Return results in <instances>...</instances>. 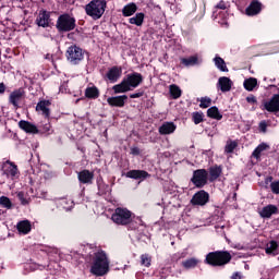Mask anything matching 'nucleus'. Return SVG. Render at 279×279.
<instances>
[{"mask_svg": "<svg viewBox=\"0 0 279 279\" xmlns=\"http://www.w3.org/2000/svg\"><path fill=\"white\" fill-rule=\"evenodd\" d=\"M263 12V2L258 0H251V3L245 9L246 16H258Z\"/></svg>", "mask_w": 279, "mask_h": 279, "instance_id": "nucleus-12", "label": "nucleus"}, {"mask_svg": "<svg viewBox=\"0 0 279 279\" xmlns=\"http://www.w3.org/2000/svg\"><path fill=\"white\" fill-rule=\"evenodd\" d=\"M232 260V255L228 251H215L206 255L205 263L211 267H223Z\"/></svg>", "mask_w": 279, "mask_h": 279, "instance_id": "nucleus-2", "label": "nucleus"}, {"mask_svg": "<svg viewBox=\"0 0 279 279\" xmlns=\"http://www.w3.org/2000/svg\"><path fill=\"white\" fill-rule=\"evenodd\" d=\"M209 202L210 194H208V192L205 190H199L196 192L191 199L192 206H206Z\"/></svg>", "mask_w": 279, "mask_h": 279, "instance_id": "nucleus-9", "label": "nucleus"}, {"mask_svg": "<svg viewBox=\"0 0 279 279\" xmlns=\"http://www.w3.org/2000/svg\"><path fill=\"white\" fill-rule=\"evenodd\" d=\"M2 173L9 180H19L21 171H19V166L14 161L7 160L2 163Z\"/></svg>", "mask_w": 279, "mask_h": 279, "instance_id": "nucleus-8", "label": "nucleus"}, {"mask_svg": "<svg viewBox=\"0 0 279 279\" xmlns=\"http://www.w3.org/2000/svg\"><path fill=\"white\" fill-rule=\"evenodd\" d=\"M110 271V259L104 250H99L92 256L90 274L93 276H106Z\"/></svg>", "mask_w": 279, "mask_h": 279, "instance_id": "nucleus-1", "label": "nucleus"}, {"mask_svg": "<svg viewBox=\"0 0 279 279\" xmlns=\"http://www.w3.org/2000/svg\"><path fill=\"white\" fill-rule=\"evenodd\" d=\"M169 93L172 99H180L182 97V89L175 84L169 86Z\"/></svg>", "mask_w": 279, "mask_h": 279, "instance_id": "nucleus-36", "label": "nucleus"}, {"mask_svg": "<svg viewBox=\"0 0 279 279\" xmlns=\"http://www.w3.org/2000/svg\"><path fill=\"white\" fill-rule=\"evenodd\" d=\"M181 64H183V66H195V64H199V57L195 54L189 58H181Z\"/></svg>", "mask_w": 279, "mask_h": 279, "instance_id": "nucleus-33", "label": "nucleus"}, {"mask_svg": "<svg viewBox=\"0 0 279 279\" xmlns=\"http://www.w3.org/2000/svg\"><path fill=\"white\" fill-rule=\"evenodd\" d=\"M258 129H259V132H262L263 134H267V121L265 120L260 121Z\"/></svg>", "mask_w": 279, "mask_h": 279, "instance_id": "nucleus-46", "label": "nucleus"}, {"mask_svg": "<svg viewBox=\"0 0 279 279\" xmlns=\"http://www.w3.org/2000/svg\"><path fill=\"white\" fill-rule=\"evenodd\" d=\"M49 106H51V101L40 100L36 106V112H43L44 117H46V119H49V117L51 116Z\"/></svg>", "mask_w": 279, "mask_h": 279, "instance_id": "nucleus-20", "label": "nucleus"}, {"mask_svg": "<svg viewBox=\"0 0 279 279\" xmlns=\"http://www.w3.org/2000/svg\"><path fill=\"white\" fill-rule=\"evenodd\" d=\"M192 121L195 125H199V123H204V113L199 111H195L192 113Z\"/></svg>", "mask_w": 279, "mask_h": 279, "instance_id": "nucleus-39", "label": "nucleus"}, {"mask_svg": "<svg viewBox=\"0 0 279 279\" xmlns=\"http://www.w3.org/2000/svg\"><path fill=\"white\" fill-rule=\"evenodd\" d=\"M192 184L196 189H204L206 184H208V170L206 169H197L193 171V175L191 178Z\"/></svg>", "mask_w": 279, "mask_h": 279, "instance_id": "nucleus-7", "label": "nucleus"}, {"mask_svg": "<svg viewBox=\"0 0 279 279\" xmlns=\"http://www.w3.org/2000/svg\"><path fill=\"white\" fill-rule=\"evenodd\" d=\"M125 178H130L131 180H140V182H144L147 178H151V174L145 170H130L125 173Z\"/></svg>", "mask_w": 279, "mask_h": 279, "instance_id": "nucleus-15", "label": "nucleus"}, {"mask_svg": "<svg viewBox=\"0 0 279 279\" xmlns=\"http://www.w3.org/2000/svg\"><path fill=\"white\" fill-rule=\"evenodd\" d=\"M77 27L75 17L71 16L69 13H63L58 16L56 23V29L59 34H66L73 32Z\"/></svg>", "mask_w": 279, "mask_h": 279, "instance_id": "nucleus-4", "label": "nucleus"}, {"mask_svg": "<svg viewBox=\"0 0 279 279\" xmlns=\"http://www.w3.org/2000/svg\"><path fill=\"white\" fill-rule=\"evenodd\" d=\"M274 180V177H268L267 179H266V182H271Z\"/></svg>", "mask_w": 279, "mask_h": 279, "instance_id": "nucleus-53", "label": "nucleus"}, {"mask_svg": "<svg viewBox=\"0 0 279 279\" xmlns=\"http://www.w3.org/2000/svg\"><path fill=\"white\" fill-rule=\"evenodd\" d=\"M65 57L68 62L76 65L84 60V50L76 45H72L66 49Z\"/></svg>", "mask_w": 279, "mask_h": 279, "instance_id": "nucleus-6", "label": "nucleus"}, {"mask_svg": "<svg viewBox=\"0 0 279 279\" xmlns=\"http://www.w3.org/2000/svg\"><path fill=\"white\" fill-rule=\"evenodd\" d=\"M16 228L20 234H29L32 232V222L29 220H22L17 222Z\"/></svg>", "mask_w": 279, "mask_h": 279, "instance_id": "nucleus-26", "label": "nucleus"}, {"mask_svg": "<svg viewBox=\"0 0 279 279\" xmlns=\"http://www.w3.org/2000/svg\"><path fill=\"white\" fill-rule=\"evenodd\" d=\"M111 220L117 226H128L132 221V211L128 208L117 207L111 216Z\"/></svg>", "mask_w": 279, "mask_h": 279, "instance_id": "nucleus-5", "label": "nucleus"}, {"mask_svg": "<svg viewBox=\"0 0 279 279\" xmlns=\"http://www.w3.org/2000/svg\"><path fill=\"white\" fill-rule=\"evenodd\" d=\"M121 75H123V68L113 65L108 70L106 77L111 84H116L121 78Z\"/></svg>", "mask_w": 279, "mask_h": 279, "instance_id": "nucleus-13", "label": "nucleus"}, {"mask_svg": "<svg viewBox=\"0 0 279 279\" xmlns=\"http://www.w3.org/2000/svg\"><path fill=\"white\" fill-rule=\"evenodd\" d=\"M243 86L245 90H248V93H252V90H254V88L258 86V80L254 77L246 78L244 80Z\"/></svg>", "mask_w": 279, "mask_h": 279, "instance_id": "nucleus-34", "label": "nucleus"}, {"mask_svg": "<svg viewBox=\"0 0 279 279\" xmlns=\"http://www.w3.org/2000/svg\"><path fill=\"white\" fill-rule=\"evenodd\" d=\"M274 215H278V206L272 204L266 205L259 211V217H262V219H271Z\"/></svg>", "mask_w": 279, "mask_h": 279, "instance_id": "nucleus-17", "label": "nucleus"}, {"mask_svg": "<svg viewBox=\"0 0 279 279\" xmlns=\"http://www.w3.org/2000/svg\"><path fill=\"white\" fill-rule=\"evenodd\" d=\"M217 10H228V2L220 0L216 5Z\"/></svg>", "mask_w": 279, "mask_h": 279, "instance_id": "nucleus-47", "label": "nucleus"}, {"mask_svg": "<svg viewBox=\"0 0 279 279\" xmlns=\"http://www.w3.org/2000/svg\"><path fill=\"white\" fill-rule=\"evenodd\" d=\"M123 80L126 82V85L129 86V88H138V86H141L142 82H143V74L138 73V72H132L130 74H126Z\"/></svg>", "mask_w": 279, "mask_h": 279, "instance_id": "nucleus-10", "label": "nucleus"}, {"mask_svg": "<svg viewBox=\"0 0 279 279\" xmlns=\"http://www.w3.org/2000/svg\"><path fill=\"white\" fill-rule=\"evenodd\" d=\"M46 132H49V124H48V126H46Z\"/></svg>", "mask_w": 279, "mask_h": 279, "instance_id": "nucleus-55", "label": "nucleus"}, {"mask_svg": "<svg viewBox=\"0 0 279 279\" xmlns=\"http://www.w3.org/2000/svg\"><path fill=\"white\" fill-rule=\"evenodd\" d=\"M17 199L21 202L22 206H27V204H29V199L25 197V192H19Z\"/></svg>", "mask_w": 279, "mask_h": 279, "instance_id": "nucleus-43", "label": "nucleus"}, {"mask_svg": "<svg viewBox=\"0 0 279 279\" xmlns=\"http://www.w3.org/2000/svg\"><path fill=\"white\" fill-rule=\"evenodd\" d=\"M0 206L7 208V210H12V208H14L12 201L8 196L0 197Z\"/></svg>", "mask_w": 279, "mask_h": 279, "instance_id": "nucleus-37", "label": "nucleus"}, {"mask_svg": "<svg viewBox=\"0 0 279 279\" xmlns=\"http://www.w3.org/2000/svg\"><path fill=\"white\" fill-rule=\"evenodd\" d=\"M128 102V95L112 96L107 98V104L111 108H124Z\"/></svg>", "mask_w": 279, "mask_h": 279, "instance_id": "nucleus-14", "label": "nucleus"}, {"mask_svg": "<svg viewBox=\"0 0 279 279\" xmlns=\"http://www.w3.org/2000/svg\"><path fill=\"white\" fill-rule=\"evenodd\" d=\"M279 243L276 241V240H271L266 248H265V252L266 254H268V256H278L279 252Z\"/></svg>", "mask_w": 279, "mask_h": 279, "instance_id": "nucleus-25", "label": "nucleus"}, {"mask_svg": "<svg viewBox=\"0 0 279 279\" xmlns=\"http://www.w3.org/2000/svg\"><path fill=\"white\" fill-rule=\"evenodd\" d=\"M108 8L106 0H92L85 5V12L87 16H90L94 21H99Z\"/></svg>", "mask_w": 279, "mask_h": 279, "instance_id": "nucleus-3", "label": "nucleus"}, {"mask_svg": "<svg viewBox=\"0 0 279 279\" xmlns=\"http://www.w3.org/2000/svg\"><path fill=\"white\" fill-rule=\"evenodd\" d=\"M19 128L20 130H23V132H26V134H38V126L29 121L21 120L19 122Z\"/></svg>", "mask_w": 279, "mask_h": 279, "instance_id": "nucleus-18", "label": "nucleus"}, {"mask_svg": "<svg viewBox=\"0 0 279 279\" xmlns=\"http://www.w3.org/2000/svg\"><path fill=\"white\" fill-rule=\"evenodd\" d=\"M129 23L131 25H136L137 27H142L143 23H145V13H136L135 16L129 19Z\"/></svg>", "mask_w": 279, "mask_h": 279, "instance_id": "nucleus-32", "label": "nucleus"}, {"mask_svg": "<svg viewBox=\"0 0 279 279\" xmlns=\"http://www.w3.org/2000/svg\"><path fill=\"white\" fill-rule=\"evenodd\" d=\"M175 130H177L175 123H173V122H165L159 128V134H161L162 136H165L167 134H173V132H175Z\"/></svg>", "mask_w": 279, "mask_h": 279, "instance_id": "nucleus-24", "label": "nucleus"}, {"mask_svg": "<svg viewBox=\"0 0 279 279\" xmlns=\"http://www.w3.org/2000/svg\"><path fill=\"white\" fill-rule=\"evenodd\" d=\"M267 149H270L269 144L267 143H260L252 153V157L256 160H260V156L263 151H267Z\"/></svg>", "mask_w": 279, "mask_h": 279, "instance_id": "nucleus-27", "label": "nucleus"}, {"mask_svg": "<svg viewBox=\"0 0 279 279\" xmlns=\"http://www.w3.org/2000/svg\"><path fill=\"white\" fill-rule=\"evenodd\" d=\"M141 223H143L141 218H132L131 216V221L126 226H129V230H138Z\"/></svg>", "mask_w": 279, "mask_h": 279, "instance_id": "nucleus-38", "label": "nucleus"}, {"mask_svg": "<svg viewBox=\"0 0 279 279\" xmlns=\"http://www.w3.org/2000/svg\"><path fill=\"white\" fill-rule=\"evenodd\" d=\"M270 190L274 195H279V181L271 182Z\"/></svg>", "mask_w": 279, "mask_h": 279, "instance_id": "nucleus-44", "label": "nucleus"}, {"mask_svg": "<svg viewBox=\"0 0 279 279\" xmlns=\"http://www.w3.org/2000/svg\"><path fill=\"white\" fill-rule=\"evenodd\" d=\"M35 24L38 27H44V28L49 27L51 25V12L45 9H41L35 20Z\"/></svg>", "mask_w": 279, "mask_h": 279, "instance_id": "nucleus-11", "label": "nucleus"}, {"mask_svg": "<svg viewBox=\"0 0 279 279\" xmlns=\"http://www.w3.org/2000/svg\"><path fill=\"white\" fill-rule=\"evenodd\" d=\"M214 62H215V66H217V69L219 71H221L222 73H228V65H226V61L223 60V58L221 57H216L214 59Z\"/></svg>", "mask_w": 279, "mask_h": 279, "instance_id": "nucleus-35", "label": "nucleus"}, {"mask_svg": "<svg viewBox=\"0 0 279 279\" xmlns=\"http://www.w3.org/2000/svg\"><path fill=\"white\" fill-rule=\"evenodd\" d=\"M231 279H241V272H234Z\"/></svg>", "mask_w": 279, "mask_h": 279, "instance_id": "nucleus-52", "label": "nucleus"}, {"mask_svg": "<svg viewBox=\"0 0 279 279\" xmlns=\"http://www.w3.org/2000/svg\"><path fill=\"white\" fill-rule=\"evenodd\" d=\"M141 265H143L144 267H150L151 266V256H149V254L141 255Z\"/></svg>", "mask_w": 279, "mask_h": 279, "instance_id": "nucleus-41", "label": "nucleus"}, {"mask_svg": "<svg viewBox=\"0 0 279 279\" xmlns=\"http://www.w3.org/2000/svg\"><path fill=\"white\" fill-rule=\"evenodd\" d=\"M143 95H145V92L138 90L137 93L131 94L130 99H138V98L143 97Z\"/></svg>", "mask_w": 279, "mask_h": 279, "instance_id": "nucleus-48", "label": "nucleus"}, {"mask_svg": "<svg viewBox=\"0 0 279 279\" xmlns=\"http://www.w3.org/2000/svg\"><path fill=\"white\" fill-rule=\"evenodd\" d=\"M179 258H184V255H181Z\"/></svg>", "mask_w": 279, "mask_h": 279, "instance_id": "nucleus-56", "label": "nucleus"}, {"mask_svg": "<svg viewBox=\"0 0 279 279\" xmlns=\"http://www.w3.org/2000/svg\"><path fill=\"white\" fill-rule=\"evenodd\" d=\"M246 101L247 104H257L256 96H247Z\"/></svg>", "mask_w": 279, "mask_h": 279, "instance_id": "nucleus-50", "label": "nucleus"}, {"mask_svg": "<svg viewBox=\"0 0 279 279\" xmlns=\"http://www.w3.org/2000/svg\"><path fill=\"white\" fill-rule=\"evenodd\" d=\"M201 260L197 257H191L181 263L183 269H195Z\"/></svg>", "mask_w": 279, "mask_h": 279, "instance_id": "nucleus-30", "label": "nucleus"}, {"mask_svg": "<svg viewBox=\"0 0 279 279\" xmlns=\"http://www.w3.org/2000/svg\"><path fill=\"white\" fill-rule=\"evenodd\" d=\"M218 86L221 93H230L232 90V81L230 77L222 76L218 80Z\"/></svg>", "mask_w": 279, "mask_h": 279, "instance_id": "nucleus-21", "label": "nucleus"}, {"mask_svg": "<svg viewBox=\"0 0 279 279\" xmlns=\"http://www.w3.org/2000/svg\"><path fill=\"white\" fill-rule=\"evenodd\" d=\"M235 147H239V144L236 142H230L225 146L226 154H232Z\"/></svg>", "mask_w": 279, "mask_h": 279, "instance_id": "nucleus-42", "label": "nucleus"}, {"mask_svg": "<svg viewBox=\"0 0 279 279\" xmlns=\"http://www.w3.org/2000/svg\"><path fill=\"white\" fill-rule=\"evenodd\" d=\"M112 90L114 95H121L123 93H130L132 88L129 87L128 83L125 82V78H123L120 84L112 86Z\"/></svg>", "mask_w": 279, "mask_h": 279, "instance_id": "nucleus-23", "label": "nucleus"}, {"mask_svg": "<svg viewBox=\"0 0 279 279\" xmlns=\"http://www.w3.org/2000/svg\"><path fill=\"white\" fill-rule=\"evenodd\" d=\"M132 156H141V148L138 147H132L131 148Z\"/></svg>", "mask_w": 279, "mask_h": 279, "instance_id": "nucleus-49", "label": "nucleus"}, {"mask_svg": "<svg viewBox=\"0 0 279 279\" xmlns=\"http://www.w3.org/2000/svg\"><path fill=\"white\" fill-rule=\"evenodd\" d=\"M97 186L98 195H106V190L108 189V185H106L105 183H99V181H97Z\"/></svg>", "mask_w": 279, "mask_h": 279, "instance_id": "nucleus-45", "label": "nucleus"}, {"mask_svg": "<svg viewBox=\"0 0 279 279\" xmlns=\"http://www.w3.org/2000/svg\"><path fill=\"white\" fill-rule=\"evenodd\" d=\"M99 88L95 85H93L92 87H86L85 89L86 99H99Z\"/></svg>", "mask_w": 279, "mask_h": 279, "instance_id": "nucleus-29", "label": "nucleus"}, {"mask_svg": "<svg viewBox=\"0 0 279 279\" xmlns=\"http://www.w3.org/2000/svg\"><path fill=\"white\" fill-rule=\"evenodd\" d=\"M199 101H201L199 108H203V109L210 108V106L213 105V99L208 96L202 97Z\"/></svg>", "mask_w": 279, "mask_h": 279, "instance_id": "nucleus-40", "label": "nucleus"}, {"mask_svg": "<svg viewBox=\"0 0 279 279\" xmlns=\"http://www.w3.org/2000/svg\"><path fill=\"white\" fill-rule=\"evenodd\" d=\"M25 92L23 89H15L9 96V102L14 106V108H19V102L23 99Z\"/></svg>", "mask_w": 279, "mask_h": 279, "instance_id": "nucleus-19", "label": "nucleus"}, {"mask_svg": "<svg viewBox=\"0 0 279 279\" xmlns=\"http://www.w3.org/2000/svg\"><path fill=\"white\" fill-rule=\"evenodd\" d=\"M138 11V7L134 2H130L125 4L122 9V16H134L136 12Z\"/></svg>", "mask_w": 279, "mask_h": 279, "instance_id": "nucleus-22", "label": "nucleus"}, {"mask_svg": "<svg viewBox=\"0 0 279 279\" xmlns=\"http://www.w3.org/2000/svg\"><path fill=\"white\" fill-rule=\"evenodd\" d=\"M61 204H66V199H62Z\"/></svg>", "mask_w": 279, "mask_h": 279, "instance_id": "nucleus-54", "label": "nucleus"}, {"mask_svg": "<svg viewBox=\"0 0 279 279\" xmlns=\"http://www.w3.org/2000/svg\"><path fill=\"white\" fill-rule=\"evenodd\" d=\"M77 180L80 184H93V180H95V172L84 169L77 173Z\"/></svg>", "mask_w": 279, "mask_h": 279, "instance_id": "nucleus-16", "label": "nucleus"}, {"mask_svg": "<svg viewBox=\"0 0 279 279\" xmlns=\"http://www.w3.org/2000/svg\"><path fill=\"white\" fill-rule=\"evenodd\" d=\"M5 93V84L0 83V95H3Z\"/></svg>", "mask_w": 279, "mask_h": 279, "instance_id": "nucleus-51", "label": "nucleus"}, {"mask_svg": "<svg viewBox=\"0 0 279 279\" xmlns=\"http://www.w3.org/2000/svg\"><path fill=\"white\" fill-rule=\"evenodd\" d=\"M223 172V169L221 166H214L209 168V181L215 182V180H218L221 177V173Z\"/></svg>", "mask_w": 279, "mask_h": 279, "instance_id": "nucleus-28", "label": "nucleus"}, {"mask_svg": "<svg viewBox=\"0 0 279 279\" xmlns=\"http://www.w3.org/2000/svg\"><path fill=\"white\" fill-rule=\"evenodd\" d=\"M207 117L209 119H215L216 121H221V119H223V114L219 112V108L217 106L210 107L207 110Z\"/></svg>", "mask_w": 279, "mask_h": 279, "instance_id": "nucleus-31", "label": "nucleus"}]
</instances>
